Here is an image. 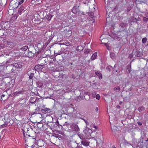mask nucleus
I'll return each instance as SVG.
<instances>
[{
  "instance_id": "nucleus-1",
  "label": "nucleus",
  "mask_w": 148,
  "mask_h": 148,
  "mask_svg": "<svg viewBox=\"0 0 148 148\" xmlns=\"http://www.w3.org/2000/svg\"><path fill=\"white\" fill-rule=\"evenodd\" d=\"M30 48L28 50V53L27 56L29 58H32L34 56H38L40 53L41 51L40 49L38 51V47H34V45H30Z\"/></svg>"
},
{
  "instance_id": "nucleus-2",
  "label": "nucleus",
  "mask_w": 148,
  "mask_h": 148,
  "mask_svg": "<svg viewBox=\"0 0 148 148\" xmlns=\"http://www.w3.org/2000/svg\"><path fill=\"white\" fill-rule=\"evenodd\" d=\"M12 64H10V66L12 67H14L16 69H20L21 68L23 63L20 60L16 61Z\"/></svg>"
},
{
  "instance_id": "nucleus-3",
  "label": "nucleus",
  "mask_w": 148,
  "mask_h": 148,
  "mask_svg": "<svg viewBox=\"0 0 148 148\" xmlns=\"http://www.w3.org/2000/svg\"><path fill=\"white\" fill-rule=\"evenodd\" d=\"M0 26L1 29H9L10 26V22L9 21H2L0 23Z\"/></svg>"
},
{
  "instance_id": "nucleus-4",
  "label": "nucleus",
  "mask_w": 148,
  "mask_h": 148,
  "mask_svg": "<svg viewBox=\"0 0 148 148\" xmlns=\"http://www.w3.org/2000/svg\"><path fill=\"white\" fill-rule=\"evenodd\" d=\"M38 61L40 63V65L42 67H43L45 65H46L48 63L47 59L45 57H43L41 59L39 58Z\"/></svg>"
},
{
  "instance_id": "nucleus-5",
  "label": "nucleus",
  "mask_w": 148,
  "mask_h": 148,
  "mask_svg": "<svg viewBox=\"0 0 148 148\" xmlns=\"http://www.w3.org/2000/svg\"><path fill=\"white\" fill-rule=\"evenodd\" d=\"M133 53L134 54V55L135 57H141L143 55L142 52L139 51L136 49H135L133 50Z\"/></svg>"
},
{
  "instance_id": "nucleus-6",
  "label": "nucleus",
  "mask_w": 148,
  "mask_h": 148,
  "mask_svg": "<svg viewBox=\"0 0 148 148\" xmlns=\"http://www.w3.org/2000/svg\"><path fill=\"white\" fill-rule=\"evenodd\" d=\"M71 127L73 131L75 132H78L80 130V129L77 125V123H73L71 125Z\"/></svg>"
},
{
  "instance_id": "nucleus-7",
  "label": "nucleus",
  "mask_w": 148,
  "mask_h": 148,
  "mask_svg": "<svg viewBox=\"0 0 148 148\" xmlns=\"http://www.w3.org/2000/svg\"><path fill=\"white\" fill-rule=\"evenodd\" d=\"M92 132V131L91 129L88 128L84 130L83 132L85 134V135L87 136V137H88L89 136H90Z\"/></svg>"
},
{
  "instance_id": "nucleus-8",
  "label": "nucleus",
  "mask_w": 148,
  "mask_h": 148,
  "mask_svg": "<svg viewBox=\"0 0 148 148\" xmlns=\"http://www.w3.org/2000/svg\"><path fill=\"white\" fill-rule=\"evenodd\" d=\"M128 25L127 23H121L120 24V26L121 27L120 28V29H121L122 31L125 30L126 29V27Z\"/></svg>"
},
{
  "instance_id": "nucleus-9",
  "label": "nucleus",
  "mask_w": 148,
  "mask_h": 148,
  "mask_svg": "<svg viewBox=\"0 0 148 148\" xmlns=\"http://www.w3.org/2000/svg\"><path fill=\"white\" fill-rule=\"evenodd\" d=\"M78 136L82 140H84L85 139H90V138L87 137L86 136L85 134L83 132L82 133L79 134H78Z\"/></svg>"
},
{
  "instance_id": "nucleus-10",
  "label": "nucleus",
  "mask_w": 148,
  "mask_h": 148,
  "mask_svg": "<svg viewBox=\"0 0 148 148\" xmlns=\"http://www.w3.org/2000/svg\"><path fill=\"white\" fill-rule=\"evenodd\" d=\"M89 139H85L82 140L81 143L85 146H87L89 145L90 142L89 141Z\"/></svg>"
},
{
  "instance_id": "nucleus-11",
  "label": "nucleus",
  "mask_w": 148,
  "mask_h": 148,
  "mask_svg": "<svg viewBox=\"0 0 148 148\" xmlns=\"http://www.w3.org/2000/svg\"><path fill=\"white\" fill-rule=\"evenodd\" d=\"M30 46H29V47H28V46H24L22 47H21V48L20 49V50H21L23 51H26L27 49H29L30 48Z\"/></svg>"
},
{
  "instance_id": "nucleus-12",
  "label": "nucleus",
  "mask_w": 148,
  "mask_h": 148,
  "mask_svg": "<svg viewBox=\"0 0 148 148\" xmlns=\"http://www.w3.org/2000/svg\"><path fill=\"white\" fill-rule=\"evenodd\" d=\"M36 85L38 87L40 88L43 85V82L41 81H38L36 82Z\"/></svg>"
},
{
  "instance_id": "nucleus-13",
  "label": "nucleus",
  "mask_w": 148,
  "mask_h": 148,
  "mask_svg": "<svg viewBox=\"0 0 148 148\" xmlns=\"http://www.w3.org/2000/svg\"><path fill=\"white\" fill-rule=\"evenodd\" d=\"M36 100V97H33L30 98L29 101L32 103H35Z\"/></svg>"
},
{
  "instance_id": "nucleus-14",
  "label": "nucleus",
  "mask_w": 148,
  "mask_h": 148,
  "mask_svg": "<svg viewBox=\"0 0 148 148\" xmlns=\"http://www.w3.org/2000/svg\"><path fill=\"white\" fill-rule=\"evenodd\" d=\"M95 74L97 76L99 77V79H102V75L100 72L98 71H97L95 72Z\"/></svg>"
},
{
  "instance_id": "nucleus-15",
  "label": "nucleus",
  "mask_w": 148,
  "mask_h": 148,
  "mask_svg": "<svg viewBox=\"0 0 148 148\" xmlns=\"http://www.w3.org/2000/svg\"><path fill=\"white\" fill-rule=\"evenodd\" d=\"M53 15L51 14H48L46 16V19L49 21L51 20V18L53 16Z\"/></svg>"
},
{
  "instance_id": "nucleus-16",
  "label": "nucleus",
  "mask_w": 148,
  "mask_h": 148,
  "mask_svg": "<svg viewBox=\"0 0 148 148\" xmlns=\"http://www.w3.org/2000/svg\"><path fill=\"white\" fill-rule=\"evenodd\" d=\"M7 0H0V5L3 6L5 4Z\"/></svg>"
},
{
  "instance_id": "nucleus-17",
  "label": "nucleus",
  "mask_w": 148,
  "mask_h": 148,
  "mask_svg": "<svg viewBox=\"0 0 148 148\" xmlns=\"http://www.w3.org/2000/svg\"><path fill=\"white\" fill-rule=\"evenodd\" d=\"M40 64H38V65H36L34 67V69L36 71H39L40 70Z\"/></svg>"
},
{
  "instance_id": "nucleus-18",
  "label": "nucleus",
  "mask_w": 148,
  "mask_h": 148,
  "mask_svg": "<svg viewBox=\"0 0 148 148\" xmlns=\"http://www.w3.org/2000/svg\"><path fill=\"white\" fill-rule=\"evenodd\" d=\"M2 41L4 43V44H7L8 43V45H11L12 44V43L11 42H9L6 39H3L2 40Z\"/></svg>"
},
{
  "instance_id": "nucleus-19",
  "label": "nucleus",
  "mask_w": 148,
  "mask_h": 148,
  "mask_svg": "<svg viewBox=\"0 0 148 148\" xmlns=\"http://www.w3.org/2000/svg\"><path fill=\"white\" fill-rule=\"evenodd\" d=\"M97 52H95L91 57V59L92 60H94L97 56Z\"/></svg>"
},
{
  "instance_id": "nucleus-20",
  "label": "nucleus",
  "mask_w": 148,
  "mask_h": 148,
  "mask_svg": "<svg viewBox=\"0 0 148 148\" xmlns=\"http://www.w3.org/2000/svg\"><path fill=\"white\" fill-rule=\"evenodd\" d=\"M110 57L112 59H114L116 58L115 54L113 52H111L110 53Z\"/></svg>"
},
{
  "instance_id": "nucleus-21",
  "label": "nucleus",
  "mask_w": 148,
  "mask_h": 148,
  "mask_svg": "<svg viewBox=\"0 0 148 148\" xmlns=\"http://www.w3.org/2000/svg\"><path fill=\"white\" fill-rule=\"evenodd\" d=\"M25 8L23 6L21 7L19 9L18 11V13L19 14H21V12L25 9Z\"/></svg>"
},
{
  "instance_id": "nucleus-22",
  "label": "nucleus",
  "mask_w": 148,
  "mask_h": 148,
  "mask_svg": "<svg viewBox=\"0 0 148 148\" xmlns=\"http://www.w3.org/2000/svg\"><path fill=\"white\" fill-rule=\"evenodd\" d=\"M42 112L43 113L47 112L50 110V109L49 108H45L42 110Z\"/></svg>"
},
{
  "instance_id": "nucleus-23",
  "label": "nucleus",
  "mask_w": 148,
  "mask_h": 148,
  "mask_svg": "<svg viewBox=\"0 0 148 148\" xmlns=\"http://www.w3.org/2000/svg\"><path fill=\"white\" fill-rule=\"evenodd\" d=\"M52 140L53 141L58 140L56 136H54V135H53L51 136Z\"/></svg>"
},
{
  "instance_id": "nucleus-24",
  "label": "nucleus",
  "mask_w": 148,
  "mask_h": 148,
  "mask_svg": "<svg viewBox=\"0 0 148 148\" xmlns=\"http://www.w3.org/2000/svg\"><path fill=\"white\" fill-rule=\"evenodd\" d=\"M145 108L143 106L139 107L138 108V110L139 112H141L145 110Z\"/></svg>"
},
{
  "instance_id": "nucleus-25",
  "label": "nucleus",
  "mask_w": 148,
  "mask_h": 148,
  "mask_svg": "<svg viewBox=\"0 0 148 148\" xmlns=\"http://www.w3.org/2000/svg\"><path fill=\"white\" fill-rule=\"evenodd\" d=\"M131 66H130V67L129 66H127V68L126 70V72L127 73H130L131 70Z\"/></svg>"
},
{
  "instance_id": "nucleus-26",
  "label": "nucleus",
  "mask_w": 148,
  "mask_h": 148,
  "mask_svg": "<svg viewBox=\"0 0 148 148\" xmlns=\"http://www.w3.org/2000/svg\"><path fill=\"white\" fill-rule=\"evenodd\" d=\"M33 132L32 130H31L30 129L29 130H28V129H27V132H26V136H29V137L30 136V133H29V132Z\"/></svg>"
},
{
  "instance_id": "nucleus-27",
  "label": "nucleus",
  "mask_w": 148,
  "mask_h": 148,
  "mask_svg": "<svg viewBox=\"0 0 148 148\" xmlns=\"http://www.w3.org/2000/svg\"><path fill=\"white\" fill-rule=\"evenodd\" d=\"M39 144L38 145L40 147H42L44 145V142L43 140L40 141L38 143Z\"/></svg>"
},
{
  "instance_id": "nucleus-28",
  "label": "nucleus",
  "mask_w": 148,
  "mask_h": 148,
  "mask_svg": "<svg viewBox=\"0 0 148 148\" xmlns=\"http://www.w3.org/2000/svg\"><path fill=\"white\" fill-rule=\"evenodd\" d=\"M76 6H74L73 7V9H72V11L74 13H76L75 12L77 10V7L76 8Z\"/></svg>"
},
{
  "instance_id": "nucleus-29",
  "label": "nucleus",
  "mask_w": 148,
  "mask_h": 148,
  "mask_svg": "<svg viewBox=\"0 0 148 148\" xmlns=\"http://www.w3.org/2000/svg\"><path fill=\"white\" fill-rule=\"evenodd\" d=\"M56 137L57 138H58V140H62L63 138V137L62 136L59 135H57V136H56Z\"/></svg>"
},
{
  "instance_id": "nucleus-30",
  "label": "nucleus",
  "mask_w": 148,
  "mask_h": 148,
  "mask_svg": "<svg viewBox=\"0 0 148 148\" xmlns=\"http://www.w3.org/2000/svg\"><path fill=\"white\" fill-rule=\"evenodd\" d=\"M34 73H30L29 77V78L30 79H32L33 77H34Z\"/></svg>"
},
{
  "instance_id": "nucleus-31",
  "label": "nucleus",
  "mask_w": 148,
  "mask_h": 148,
  "mask_svg": "<svg viewBox=\"0 0 148 148\" xmlns=\"http://www.w3.org/2000/svg\"><path fill=\"white\" fill-rule=\"evenodd\" d=\"M20 103L23 104L24 103L26 102V100L25 99H23L19 101Z\"/></svg>"
},
{
  "instance_id": "nucleus-32",
  "label": "nucleus",
  "mask_w": 148,
  "mask_h": 148,
  "mask_svg": "<svg viewBox=\"0 0 148 148\" xmlns=\"http://www.w3.org/2000/svg\"><path fill=\"white\" fill-rule=\"evenodd\" d=\"M89 16L91 18H92L93 17H95V16H94V13L92 12H90L89 13Z\"/></svg>"
},
{
  "instance_id": "nucleus-33",
  "label": "nucleus",
  "mask_w": 148,
  "mask_h": 148,
  "mask_svg": "<svg viewBox=\"0 0 148 148\" xmlns=\"http://www.w3.org/2000/svg\"><path fill=\"white\" fill-rule=\"evenodd\" d=\"M91 51L90 50L88 49H84V53H89Z\"/></svg>"
},
{
  "instance_id": "nucleus-34",
  "label": "nucleus",
  "mask_w": 148,
  "mask_h": 148,
  "mask_svg": "<svg viewBox=\"0 0 148 148\" xmlns=\"http://www.w3.org/2000/svg\"><path fill=\"white\" fill-rule=\"evenodd\" d=\"M19 1L17 3V5H19L23 3L25 0H19Z\"/></svg>"
},
{
  "instance_id": "nucleus-35",
  "label": "nucleus",
  "mask_w": 148,
  "mask_h": 148,
  "mask_svg": "<svg viewBox=\"0 0 148 148\" xmlns=\"http://www.w3.org/2000/svg\"><path fill=\"white\" fill-rule=\"evenodd\" d=\"M13 68L11 70V72L13 73H16V72L17 71H16V69L14 67H12Z\"/></svg>"
},
{
  "instance_id": "nucleus-36",
  "label": "nucleus",
  "mask_w": 148,
  "mask_h": 148,
  "mask_svg": "<svg viewBox=\"0 0 148 148\" xmlns=\"http://www.w3.org/2000/svg\"><path fill=\"white\" fill-rule=\"evenodd\" d=\"M133 55H134V54L133 53V52L132 53L130 54L129 55V56H128V58L130 59H131L132 57H133Z\"/></svg>"
},
{
  "instance_id": "nucleus-37",
  "label": "nucleus",
  "mask_w": 148,
  "mask_h": 148,
  "mask_svg": "<svg viewBox=\"0 0 148 148\" xmlns=\"http://www.w3.org/2000/svg\"><path fill=\"white\" fill-rule=\"evenodd\" d=\"M147 40V39L146 38H144L142 39V42L143 43H145Z\"/></svg>"
},
{
  "instance_id": "nucleus-38",
  "label": "nucleus",
  "mask_w": 148,
  "mask_h": 148,
  "mask_svg": "<svg viewBox=\"0 0 148 148\" xmlns=\"http://www.w3.org/2000/svg\"><path fill=\"white\" fill-rule=\"evenodd\" d=\"M143 21L145 22V23H146L148 21V18L144 17L143 18Z\"/></svg>"
},
{
  "instance_id": "nucleus-39",
  "label": "nucleus",
  "mask_w": 148,
  "mask_h": 148,
  "mask_svg": "<svg viewBox=\"0 0 148 148\" xmlns=\"http://www.w3.org/2000/svg\"><path fill=\"white\" fill-rule=\"evenodd\" d=\"M120 90V88L119 86H117V87H115L114 88V90H118L119 91Z\"/></svg>"
},
{
  "instance_id": "nucleus-40",
  "label": "nucleus",
  "mask_w": 148,
  "mask_h": 148,
  "mask_svg": "<svg viewBox=\"0 0 148 148\" xmlns=\"http://www.w3.org/2000/svg\"><path fill=\"white\" fill-rule=\"evenodd\" d=\"M132 9V7L131 6L128 7L127 8V12H129Z\"/></svg>"
},
{
  "instance_id": "nucleus-41",
  "label": "nucleus",
  "mask_w": 148,
  "mask_h": 148,
  "mask_svg": "<svg viewBox=\"0 0 148 148\" xmlns=\"http://www.w3.org/2000/svg\"><path fill=\"white\" fill-rule=\"evenodd\" d=\"M6 124H5L3 125H1V128H3L4 127H6Z\"/></svg>"
},
{
  "instance_id": "nucleus-42",
  "label": "nucleus",
  "mask_w": 148,
  "mask_h": 148,
  "mask_svg": "<svg viewBox=\"0 0 148 148\" xmlns=\"http://www.w3.org/2000/svg\"><path fill=\"white\" fill-rule=\"evenodd\" d=\"M141 71L140 72L141 75L142 74V72H144V69H142L141 70ZM143 75H145L146 73L145 72L143 73Z\"/></svg>"
},
{
  "instance_id": "nucleus-43",
  "label": "nucleus",
  "mask_w": 148,
  "mask_h": 148,
  "mask_svg": "<svg viewBox=\"0 0 148 148\" xmlns=\"http://www.w3.org/2000/svg\"><path fill=\"white\" fill-rule=\"evenodd\" d=\"M96 98L97 99H99L100 98V96L99 94H97L96 95Z\"/></svg>"
},
{
  "instance_id": "nucleus-44",
  "label": "nucleus",
  "mask_w": 148,
  "mask_h": 148,
  "mask_svg": "<svg viewBox=\"0 0 148 148\" xmlns=\"http://www.w3.org/2000/svg\"><path fill=\"white\" fill-rule=\"evenodd\" d=\"M67 33L69 34H72V32L70 30H68L67 31Z\"/></svg>"
},
{
  "instance_id": "nucleus-45",
  "label": "nucleus",
  "mask_w": 148,
  "mask_h": 148,
  "mask_svg": "<svg viewBox=\"0 0 148 148\" xmlns=\"http://www.w3.org/2000/svg\"><path fill=\"white\" fill-rule=\"evenodd\" d=\"M1 30L0 29V36H3L4 34L3 32H1Z\"/></svg>"
},
{
  "instance_id": "nucleus-46",
  "label": "nucleus",
  "mask_w": 148,
  "mask_h": 148,
  "mask_svg": "<svg viewBox=\"0 0 148 148\" xmlns=\"http://www.w3.org/2000/svg\"><path fill=\"white\" fill-rule=\"evenodd\" d=\"M133 21L135 23H137V18H134L133 19Z\"/></svg>"
},
{
  "instance_id": "nucleus-47",
  "label": "nucleus",
  "mask_w": 148,
  "mask_h": 148,
  "mask_svg": "<svg viewBox=\"0 0 148 148\" xmlns=\"http://www.w3.org/2000/svg\"><path fill=\"white\" fill-rule=\"evenodd\" d=\"M138 124L139 125H142V123L140 121H138L137 122Z\"/></svg>"
},
{
  "instance_id": "nucleus-48",
  "label": "nucleus",
  "mask_w": 148,
  "mask_h": 148,
  "mask_svg": "<svg viewBox=\"0 0 148 148\" xmlns=\"http://www.w3.org/2000/svg\"><path fill=\"white\" fill-rule=\"evenodd\" d=\"M106 69L108 71H110V69L109 66H107L106 68Z\"/></svg>"
},
{
  "instance_id": "nucleus-49",
  "label": "nucleus",
  "mask_w": 148,
  "mask_h": 148,
  "mask_svg": "<svg viewBox=\"0 0 148 148\" xmlns=\"http://www.w3.org/2000/svg\"><path fill=\"white\" fill-rule=\"evenodd\" d=\"M72 77L73 78H76V76L74 74H72Z\"/></svg>"
},
{
  "instance_id": "nucleus-50",
  "label": "nucleus",
  "mask_w": 148,
  "mask_h": 148,
  "mask_svg": "<svg viewBox=\"0 0 148 148\" xmlns=\"http://www.w3.org/2000/svg\"><path fill=\"white\" fill-rule=\"evenodd\" d=\"M59 124V122H58V121H57L56 122V125H58Z\"/></svg>"
},
{
  "instance_id": "nucleus-51",
  "label": "nucleus",
  "mask_w": 148,
  "mask_h": 148,
  "mask_svg": "<svg viewBox=\"0 0 148 148\" xmlns=\"http://www.w3.org/2000/svg\"><path fill=\"white\" fill-rule=\"evenodd\" d=\"M79 47V46H78V47H77V51H79V50L81 51V50H80V49H79V47Z\"/></svg>"
},
{
  "instance_id": "nucleus-52",
  "label": "nucleus",
  "mask_w": 148,
  "mask_h": 148,
  "mask_svg": "<svg viewBox=\"0 0 148 148\" xmlns=\"http://www.w3.org/2000/svg\"><path fill=\"white\" fill-rule=\"evenodd\" d=\"M79 47V46H78V47H77V51H79V50L81 51V50H80V49H79V47Z\"/></svg>"
},
{
  "instance_id": "nucleus-53",
  "label": "nucleus",
  "mask_w": 148,
  "mask_h": 148,
  "mask_svg": "<svg viewBox=\"0 0 148 148\" xmlns=\"http://www.w3.org/2000/svg\"><path fill=\"white\" fill-rule=\"evenodd\" d=\"M23 134L24 137H26V135H25V133H24V131L23 130Z\"/></svg>"
},
{
  "instance_id": "nucleus-54",
  "label": "nucleus",
  "mask_w": 148,
  "mask_h": 148,
  "mask_svg": "<svg viewBox=\"0 0 148 148\" xmlns=\"http://www.w3.org/2000/svg\"><path fill=\"white\" fill-rule=\"evenodd\" d=\"M43 68V67H42L41 66H40V70L39 71H42Z\"/></svg>"
},
{
  "instance_id": "nucleus-55",
  "label": "nucleus",
  "mask_w": 148,
  "mask_h": 148,
  "mask_svg": "<svg viewBox=\"0 0 148 148\" xmlns=\"http://www.w3.org/2000/svg\"><path fill=\"white\" fill-rule=\"evenodd\" d=\"M116 108H118V109H119L120 108V106H119V105H117V106H116Z\"/></svg>"
},
{
  "instance_id": "nucleus-56",
  "label": "nucleus",
  "mask_w": 148,
  "mask_h": 148,
  "mask_svg": "<svg viewBox=\"0 0 148 148\" xmlns=\"http://www.w3.org/2000/svg\"><path fill=\"white\" fill-rule=\"evenodd\" d=\"M94 127L95 128V129H97L98 128V127L95 125H94Z\"/></svg>"
},
{
  "instance_id": "nucleus-57",
  "label": "nucleus",
  "mask_w": 148,
  "mask_h": 148,
  "mask_svg": "<svg viewBox=\"0 0 148 148\" xmlns=\"http://www.w3.org/2000/svg\"><path fill=\"white\" fill-rule=\"evenodd\" d=\"M65 124H66V125H70L69 124V123H68L67 122H66Z\"/></svg>"
},
{
  "instance_id": "nucleus-58",
  "label": "nucleus",
  "mask_w": 148,
  "mask_h": 148,
  "mask_svg": "<svg viewBox=\"0 0 148 148\" xmlns=\"http://www.w3.org/2000/svg\"><path fill=\"white\" fill-rule=\"evenodd\" d=\"M75 148H83L82 147H81L80 146H77Z\"/></svg>"
},
{
  "instance_id": "nucleus-59",
  "label": "nucleus",
  "mask_w": 148,
  "mask_h": 148,
  "mask_svg": "<svg viewBox=\"0 0 148 148\" xmlns=\"http://www.w3.org/2000/svg\"><path fill=\"white\" fill-rule=\"evenodd\" d=\"M56 53L57 54L56 56H57L58 54L60 55L61 54L60 52H59L58 53Z\"/></svg>"
},
{
  "instance_id": "nucleus-60",
  "label": "nucleus",
  "mask_w": 148,
  "mask_h": 148,
  "mask_svg": "<svg viewBox=\"0 0 148 148\" xmlns=\"http://www.w3.org/2000/svg\"><path fill=\"white\" fill-rule=\"evenodd\" d=\"M95 110L96 111H97L98 110V108L97 107L96 108Z\"/></svg>"
},
{
  "instance_id": "nucleus-61",
  "label": "nucleus",
  "mask_w": 148,
  "mask_h": 148,
  "mask_svg": "<svg viewBox=\"0 0 148 148\" xmlns=\"http://www.w3.org/2000/svg\"><path fill=\"white\" fill-rule=\"evenodd\" d=\"M81 14H82V15H85V14H84L83 13V12H81Z\"/></svg>"
},
{
  "instance_id": "nucleus-62",
  "label": "nucleus",
  "mask_w": 148,
  "mask_h": 148,
  "mask_svg": "<svg viewBox=\"0 0 148 148\" xmlns=\"http://www.w3.org/2000/svg\"><path fill=\"white\" fill-rule=\"evenodd\" d=\"M122 101H120L119 102V104L120 105H121L122 104Z\"/></svg>"
},
{
  "instance_id": "nucleus-63",
  "label": "nucleus",
  "mask_w": 148,
  "mask_h": 148,
  "mask_svg": "<svg viewBox=\"0 0 148 148\" xmlns=\"http://www.w3.org/2000/svg\"><path fill=\"white\" fill-rule=\"evenodd\" d=\"M53 36H50V39H52L53 38Z\"/></svg>"
},
{
  "instance_id": "nucleus-64",
  "label": "nucleus",
  "mask_w": 148,
  "mask_h": 148,
  "mask_svg": "<svg viewBox=\"0 0 148 148\" xmlns=\"http://www.w3.org/2000/svg\"><path fill=\"white\" fill-rule=\"evenodd\" d=\"M112 148H116V147L114 145L113 146H112Z\"/></svg>"
}]
</instances>
